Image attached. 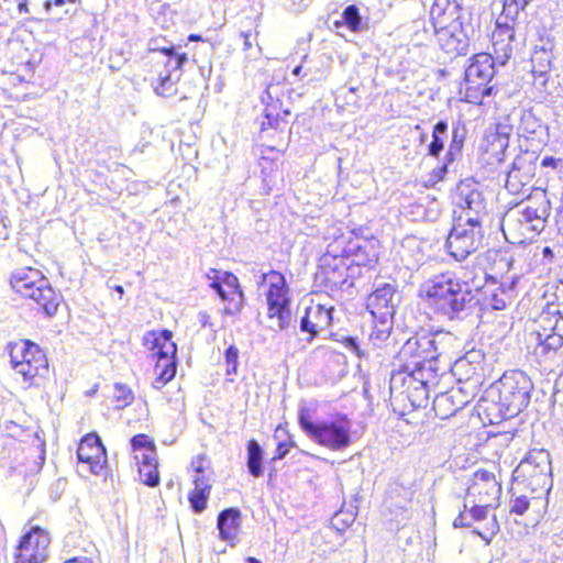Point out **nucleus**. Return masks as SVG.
Returning <instances> with one entry per match:
<instances>
[{"label":"nucleus","instance_id":"obj_60","mask_svg":"<svg viewBox=\"0 0 563 563\" xmlns=\"http://www.w3.org/2000/svg\"><path fill=\"white\" fill-rule=\"evenodd\" d=\"M446 170H448V163L443 164V165H442L441 167H439V168H435V169L433 170V175H432V177H433L434 181H439V180L443 179V177H444V175H445Z\"/></svg>","mask_w":563,"mask_h":563},{"label":"nucleus","instance_id":"obj_29","mask_svg":"<svg viewBox=\"0 0 563 563\" xmlns=\"http://www.w3.org/2000/svg\"><path fill=\"white\" fill-rule=\"evenodd\" d=\"M527 4V0H505L503 12L497 19L496 25L500 23V26L512 25L515 27L521 11L526 8Z\"/></svg>","mask_w":563,"mask_h":563},{"label":"nucleus","instance_id":"obj_54","mask_svg":"<svg viewBox=\"0 0 563 563\" xmlns=\"http://www.w3.org/2000/svg\"><path fill=\"white\" fill-rule=\"evenodd\" d=\"M194 483H195V489H194L195 492L210 494L211 486L208 483V481L205 479L202 476H199V475L195 476Z\"/></svg>","mask_w":563,"mask_h":563},{"label":"nucleus","instance_id":"obj_3","mask_svg":"<svg viewBox=\"0 0 563 563\" xmlns=\"http://www.w3.org/2000/svg\"><path fill=\"white\" fill-rule=\"evenodd\" d=\"M12 289L23 298L31 299L36 310L47 318H53L63 300L60 292L55 290L47 278L38 269L21 267L10 278Z\"/></svg>","mask_w":563,"mask_h":563},{"label":"nucleus","instance_id":"obj_11","mask_svg":"<svg viewBox=\"0 0 563 563\" xmlns=\"http://www.w3.org/2000/svg\"><path fill=\"white\" fill-rule=\"evenodd\" d=\"M516 481L531 486L533 490L545 488L551 482L550 454L545 450H532L519 463L514 472Z\"/></svg>","mask_w":563,"mask_h":563},{"label":"nucleus","instance_id":"obj_13","mask_svg":"<svg viewBox=\"0 0 563 563\" xmlns=\"http://www.w3.org/2000/svg\"><path fill=\"white\" fill-rule=\"evenodd\" d=\"M48 533L38 527L25 533L16 548L14 563H43L47 559Z\"/></svg>","mask_w":563,"mask_h":563},{"label":"nucleus","instance_id":"obj_15","mask_svg":"<svg viewBox=\"0 0 563 563\" xmlns=\"http://www.w3.org/2000/svg\"><path fill=\"white\" fill-rule=\"evenodd\" d=\"M440 49L451 56L466 55L470 47V37L465 23L433 27Z\"/></svg>","mask_w":563,"mask_h":563},{"label":"nucleus","instance_id":"obj_53","mask_svg":"<svg viewBox=\"0 0 563 563\" xmlns=\"http://www.w3.org/2000/svg\"><path fill=\"white\" fill-rule=\"evenodd\" d=\"M345 346L350 352L356 354L358 357L365 356V352L360 347V344L355 338H347L345 340Z\"/></svg>","mask_w":563,"mask_h":563},{"label":"nucleus","instance_id":"obj_43","mask_svg":"<svg viewBox=\"0 0 563 563\" xmlns=\"http://www.w3.org/2000/svg\"><path fill=\"white\" fill-rule=\"evenodd\" d=\"M463 147V135L460 134L459 129H454L452 133V141L446 153V161L453 162L455 157L461 153Z\"/></svg>","mask_w":563,"mask_h":563},{"label":"nucleus","instance_id":"obj_7","mask_svg":"<svg viewBox=\"0 0 563 563\" xmlns=\"http://www.w3.org/2000/svg\"><path fill=\"white\" fill-rule=\"evenodd\" d=\"M257 283L268 285L265 296L267 318L272 321L271 328L285 330L290 323V298L285 276L279 272L271 271L262 273Z\"/></svg>","mask_w":563,"mask_h":563},{"label":"nucleus","instance_id":"obj_28","mask_svg":"<svg viewBox=\"0 0 563 563\" xmlns=\"http://www.w3.org/2000/svg\"><path fill=\"white\" fill-rule=\"evenodd\" d=\"M520 214L519 221L531 223L533 230H541L549 216V201L543 199L538 207L528 206L520 211Z\"/></svg>","mask_w":563,"mask_h":563},{"label":"nucleus","instance_id":"obj_27","mask_svg":"<svg viewBox=\"0 0 563 563\" xmlns=\"http://www.w3.org/2000/svg\"><path fill=\"white\" fill-rule=\"evenodd\" d=\"M278 89L277 85H269L264 95L262 96V101L266 104L265 109V121H263L262 126L275 128L277 125L279 119L278 108L280 106V101L278 98H274V93Z\"/></svg>","mask_w":563,"mask_h":563},{"label":"nucleus","instance_id":"obj_38","mask_svg":"<svg viewBox=\"0 0 563 563\" xmlns=\"http://www.w3.org/2000/svg\"><path fill=\"white\" fill-rule=\"evenodd\" d=\"M390 319H379V323L375 325L369 335V340L374 345H379L385 342L390 335Z\"/></svg>","mask_w":563,"mask_h":563},{"label":"nucleus","instance_id":"obj_35","mask_svg":"<svg viewBox=\"0 0 563 563\" xmlns=\"http://www.w3.org/2000/svg\"><path fill=\"white\" fill-rule=\"evenodd\" d=\"M113 399L117 404L115 408L123 409L133 402L134 394L125 384L117 383L113 386Z\"/></svg>","mask_w":563,"mask_h":563},{"label":"nucleus","instance_id":"obj_58","mask_svg":"<svg viewBox=\"0 0 563 563\" xmlns=\"http://www.w3.org/2000/svg\"><path fill=\"white\" fill-rule=\"evenodd\" d=\"M288 451H289V445L287 443L279 442L277 450H276V455L274 459H277V460L284 459L286 456V454L288 453Z\"/></svg>","mask_w":563,"mask_h":563},{"label":"nucleus","instance_id":"obj_64","mask_svg":"<svg viewBox=\"0 0 563 563\" xmlns=\"http://www.w3.org/2000/svg\"><path fill=\"white\" fill-rule=\"evenodd\" d=\"M19 13H29L27 0H16Z\"/></svg>","mask_w":563,"mask_h":563},{"label":"nucleus","instance_id":"obj_59","mask_svg":"<svg viewBox=\"0 0 563 563\" xmlns=\"http://www.w3.org/2000/svg\"><path fill=\"white\" fill-rule=\"evenodd\" d=\"M191 465L197 474H201L205 470V459L202 456H198L192 461Z\"/></svg>","mask_w":563,"mask_h":563},{"label":"nucleus","instance_id":"obj_41","mask_svg":"<svg viewBox=\"0 0 563 563\" xmlns=\"http://www.w3.org/2000/svg\"><path fill=\"white\" fill-rule=\"evenodd\" d=\"M412 34L411 40L417 44H422L430 37V31L427 26V21L424 19H418L412 22Z\"/></svg>","mask_w":563,"mask_h":563},{"label":"nucleus","instance_id":"obj_45","mask_svg":"<svg viewBox=\"0 0 563 563\" xmlns=\"http://www.w3.org/2000/svg\"><path fill=\"white\" fill-rule=\"evenodd\" d=\"M178 79H173L170 74L161 78V82L155 87V92L162 97H169L175 92V82Z\"/></svg>","mask_w":563,"mask_h":563},{"label":"nucleus","instance_id":"obj_21","mask_svg":"<svg viewBox=\"0 0 563 563\" xmlns=\"http://www.w3.org/2000/svg\"><path fill=\"white\" fill-rule=\"evenodd\" d=\"M515 40V30L512 25H496L493 34L494 60L495 64L505 65L512 54V42Z\"/></svg>","mask_w":563,"mask_h":563},{"label":"nucleus","instance_id":"obj_51","mask_svg":"<svg viewBox=\"0 0 563 563\" xmlns=\"http://www.w3.org/2000/svg\"><path fill=\"white\" fill-rule=\"evenodd\" d=\"M498 530H499L498 522H497L496 518L493 517L488 523L487 531L486 532L477 531V533L481 536V538L483 540L489 542L490 539L498 532Z\"/></svg>","mask_w":563,"mask_h":563},{"label":"nucleus","instance_id":"obj_55","mask_svg":"<svg viewBox=\"0 0 563 563\" xmlns=\"http://www.w3.org/2000/svg\"><path fill=\"white\" fill-rule=\"evenodd\" d=\"M187 62L186 54H176L168 60V66L174 70L180 69L181 66Z\"/></svg>","mask_w":563,"mask_h":563},{"label":"nucleus","instance_id":"obj_42","mask_svg":"<svg viewBox=\"0 0 563 563\" xmlns=\"http://www.w3.org/2000/svg\"><path fill=\"white\" fill-rule=\"evenodd\" d=\"M342 19L351 31L355 32L360 30L361 16L358 13V9L355 5H349L347 8H345L342 13Z\"/></svg>","mask_w":563,"mask_h":563},{"label":"nucleus","instance_id":"obj_26","mask_svg":"<svg viewBox=\"0 0 563 563\" xmlns=\"http://www.w3.org/2000/svg\"><path fill=\"white\" fill-rule=\"evenodd\" d=\"M459 395V390H452L450 393H440L435 395L433 400V409L435 410L437 415L444 419L460 410L463 407L464 402L461 400L459 402H455L454 399Z\"/></svg>","mask_w":563,"mask_h":563},{"label":"nucleus","instance_id":"obj_1","mask_svg":"<svg viewBox=\"0 0 563 563\" xmlns=\"http://www.w3.org/2000/svg\"><path fill=\"white\" fill-rule=\"evenodd\" d=\"M456 336L446 331L417 335L408 339L401 346L398 357L402 363L404 383L420 391L424 398L429 390L439 384L440 356L449 354L456 346Z\"/></svg>","mask_w":563,"mask_h":563},{"label":"nucleus","instance_id":"obj_40","mask_svg":"<svg viewBox=\"0 0 563 563\" xmlns=\"http://www.w3.org/2000/svg\"><path fill=\"white\" fill-rule=\"evenodd\" d=\"M139 473L144 484L150 487H155L159 483V475L157 471V465H140Z\"/></svg>","mask_w":563,"mask_h":563},{"label":"nucleus","instance_id":"obj_6","mask_svg":"<svg viewBox=\"0 0 563 563\" xmlns=\"http://www.w3.org/2000/svg\"><path fill=\"white\" fill-rule=\"evenodd\" d=\"M10 363L27 387L38 385L48 373L46 355L38 345L30 341H19L10 345Z\"/></svg>","mask_w":563,"mask_h":563},{"label":"nucleus","instance_id":"obj_36","mask_svg":"<svg viewBox=\"0 0 563 563\" xmlns=\"http://www.w3.org/2000/svg\"><path fill=\"white\" fill-rule=\"evenodd\" d=\"M157 372V377L153 382V387L161 389L164 387L176 374V363H164Z\"/></svg>","mask_w":563,"mask_h":563},{"label":"nucleus","instance_id":"obj_63","mask_svg":"<svg viewBox=\"0 0 563 563\" xmlns=\"http://www.w3.org/2000/svg\"><path fill=\"white\" fill-rule=\"evenodd\" d=\"M37 448L40 449V451H38L40 452V454H38L40 462L35 463V467L40 468L45 461L44 443H40Z\"/></svg>","mask_w":563,"mask_h":563},{"label":"nucleus","instance_id":"obj_12","mask_svg":"<svg viewBox=\"0 0 563 563\" xmlns=\"http://www.w3.org/2000/svg\"><path fill=\"white\" fill-rule=\"evenodd\" d=\"M355 267L343 256L330 254V244L320 260V271L317 276L331 289H344L353 286Z\"/></svg>","mask_w":563,"mask_h":563},{"label":"nucleus","instance_id":"obj_20","mask_svg":"<svg viewBox=\"0 0 563 563\" xmlns=\"http://www.w3.org/2000/svg\"><path fill=\"white\" fill-rule=\"evenodd\" d=\"M536 167L527 161L526 156H517L514 159L512 168L508 172L506 187L512 194H518L527 186L534 176Z\"/></svg>","mask_w":563,"mask_h":563},{"label":"nucleus","instance_id":"obj_47","mask_svg":"<svg viewBox=\"0 0 563 563\" xmlns=\"http://www.w3.org/2000/svg\"><path fill=\"white\" fill-rule=\"evenodd\" d=\"M131 445L134 452L141 453L146 450H150V448L154 449L155 445L153 441L150 440V438L146 434H136L131 439Z\"/></svg>","mask_w":563,"mask_h":563},{"label":"nucleus","instance_id":"obj_48","mask_svg":"<svg viewBox=\"0 0 563 563\" xmlns=\"http://www.w3.org/2000/svg\"><path fill=\"white\" fill-rule=\"evenodd\" d=\"M135 459L139 461L140 465H150V463L158 465L155 448H150V450L137 453Z\"/></svg>","mask_w":563,"mask_h":563},{"label":"nucleus","instance_id":"obj_52","mask_svg":"<svg viewBox=\"0 0 563 563\" xmlns=\"http://www.w3.org/2000/svg\"><path fill=\"white\" fill-rule=\"evenodd\" d=\"M473 519H471L470 511L464 508L462 512L454 519L453 526L459 527H471Z\"/></svg>","mask_w":563,"mask_h":563},{"label":"nucleus","instance_id":"obj_4","mask_svg":"<svg viewBox=\"0 0 563 563\" xmlns=\"http://www.w3.org/2000/svg\"><path fill=\"white\" fill-rule=\"evenodd\" d=\"M298 420L306 435L314 443L332 451H343L351 445L352 423L346 416L313 421L307 408H300Z\"/></svg>","mask_w":563,"mask_h":563},{"label":"nucleus","instance_id":"obj_10","mask_svg":"<svg viewBox=\"0 0 563 563\" xmlns=\"http://www.w3.org/2000/svg\"><path fill=\"white\" fill-rule=\"evenodd\" d=\"M483 239L481 219L459 216L448 235L446 247L456 261H463L481 247Z\"/></svg>","mask_w":563,"mask_h":563},{"label":"nucleus","instance_id":"obj_17","mask_svg":"<svg viewBox=\"0 0 563 563\" xmlns=\"http://www.w3.org/2000/svg\"><path fill=\"white\" fill-rule=\"evenodd\" d=\"M77 456L82 465H87L90 473L101 475L107 462L106 449L97 434H87L80 441Z\"/></svg>","mask_w":563,"mask_h":563},{"label":"nucleus","instance_id":"obj_46","mask_svg":"<svg viewBox=\"0 0 563 563\" xmlns=\"http://www.w3.org/2000/svg\"><path fill=\"white\" fill-rule=\"evenodd\" d=\"M209 497V494L200 493V492H192L189 495V501L191 505V508L195 512L200 514L207 507V499Z\"/></svg>","mask_w":563,"mask_h":563},{"label":"nucleus","instance_id":"obj_30","mask_svg":"<svg viewBox=\"0 0 563 563\" xmlns=\"http://www.w3.org/2000/svg\"><path fill=\"white\" fill-rule=\"evenodd\" d=\"M482 358L483 354L479 351L467 352L463 357L455 361L453 365L454 374H462V372H465L467 376L475 374Z\"/></svg>","mask_w":563,"mask_h":563},{"label":"nucleus","instance_id":"obj_24","mask_svg":"<svg viewBox=\"0 0 563 563\" xmlns=\"http://www.w3.org/2000/svg\"><path fill=\"white\" fill-rule=\"evenodd\" d=\"M462 213L460 216L467 218L470 216L477 217L481 219V214L485 213V202L483 195L478 190H465L461 189V201Z\"/></svg>","mask_w":563,"mask_h":563},{"label":"nucleus","instance_id":"obj_57","mask_svg":"<svg viewBox=\"0 0 563 563\" xmlns=\"http://www.w3.org/2000/svg\"><path fill=\"white\" fill-rule=\"evenodd\" d=\"M241 36L243 37V45H244V51H249L253 47V41H256V35L253 36L252 33H245V32H242L241 33Z\"/></svg>","mask_w":563,"mask_h":563},{"label":"nucleus","instance_id":"obj_31","mask_svg":"<svg viewBox=\"0 0 563 563\" xmlns=\"http://www.w3.org/2000/svg\"><path fill=\"white\" fill-rule=\"evenodd\" d=\"M263 450L257 441L251 440L247 443V468L252 476L263 475Z\"/></svg>","mask_w":563,"mask_h":563},{"label":"nucleus","instance_id":"obj_37","mask_svg":"<svg viewBox=\"0 0 563 563\" xmlns=\"http://www.w3.org/2000/svg\"><path fill=\"white\" fill-rule=\"evenodd\" d=\"M157 372V377L153 382V387L161 389L164 387L176 374V363H164Z\"/></svg>","mask_w":563,"mask_h":563},{"label":"nucleus","instance_id":"obj_25","mask_svg":"<svg viewBox=\"0 0 563 563\" xmlns=\"http://www.w3.org/2000/svg\"><path fill=\"white\" fill-rule=\"evenodd\" d=\"M240 511L229 508L220 512L218 516V529L222 540L233 541L236 537L239 528Z\"/></svg>","mask_w":563,"mask_h":563},{"label":"nucleus","instance_id":"obj_44","mask_svg":"<svg viewBox=\"0 0 563 563\" xmlns=\"http://www.w3.org/2000/svg\"><path fill=\"white\" fill-rule=\"evenodd\" d=\"M227 363V374H236L239 365V350L235 345H230L224 353Z\"/></svg>","mask_w":563,"mask_h":563},{"label":"nucleus","instance_id":"obj_56","mask_svg":"<svg viewBox=\"0 0 563 563\" xmlns=\"http://www.w3.org/2000/svg\"><path fill=\"white\" fill-rule=\"evenodd\" d=\"M558 300H559L558 303L551 305L549 307V310H550V313L559 314L560 318L563 320V294L558 295Z\"/></svg>","mask_w":563,"mask_h":563},{"label":"nucleus","instance_id":"obj_22","mask_svg":"<svg viewBox=\"0 0 563 563\" xmlns=\"http://www.w3.org/2000/svg\"><path fill=\"white\" fill-rule=\"evenodd\" d=\"M552 51L545 47H536L531 55V73L534 78V86L545 88L552 64Z\"/></svg>","mask_w":563,"mask_h":563},{"label":"nucleus","instance_id":"obj_39","mask_svg":"<svg viewBox=\"0 0 563 563\" xmlns=\"http://www.w3.org/2000/svg\"><path fill=\"white\" fill-rule=\"evenodd\" d=\"M493 506L494 505H485L479 501H468L466 497L464 500V508L465 509L470 508L468 511H470L471 519L476 520V521L486 519L488 509Z\"/></svg>","mask_w":563,"mask_h":563},{"label":"nucleus","instance_id":"obj_8","mask_svg":"<svg viewBox=\"0 0 563 563\" xmlns=\"http://www.w3.org/2000/svg\"><path fill=\"white\" fill-rule=\"evenodd\" d=\"M378 240L363 238L353 231L341 233L330 244V254L343 256L353 266L372 265L378 260Z\"/></svg>","mask_w":563,"mask_h":563},{"label":"nucleus","instance_id":"obj_23","mask_svg":"<svg viewBox=\"0 0 563 563\" xmlns=\"http://www.w3.org/2000/svg\"><path fill=\"white\" fill-rule=\"evenodd\" d=\"M154 335L153 349L156 350L158 361L155 371H158L164 363H176V344L173 342V333L169 330H163L157 335Z\"/></svg>","mask_w":563,"mask_h":563},{"label":"nucleus","instance_id":"obj_50","mask_svg":"<svg viewBox=\"0 0 563 563\" xmlns=\"http://www.w3.org/2000/svg\"><path fill=\"white\" fill-rule=\"evenodd\" d=\"M529 508V500L526 496H519L512 500L510 511L517 515H523Z\"/></svg>","mask_w":563,"mask_h":563},{"label":"nucleus","instance_id":"obj_9","mask_svg":"<svg viewBox=\"0 0 563 563\" xmlns=\"http://www.w3.org/2000/svg\"><path fill=\"white\" fill-rule=\"evenodd\" d=\"M495 75V60L493 55L479 53L474 55L465 69L464 100L478 104L484 97L492 93L493 87L488 86Z\"/></svg>","mask_w":563,"mask_h":563},{"label":"nucleus","instance_id":"obj_32","mask_svg":"<svg viewBox=\"0 0 563 563\" xmlns=\"http://www.w3.org/2000/svg\"><path fill=\"white\" fill-rule=\"evenodd\" d=\"M448 123L445 121H439L433 126L432 142L428 146V153L431 156H439L444 146L443 136L446 135Z\"/></svg>","mask_w":563,"mask_h":563},{"label":"nucleus","instance_id":"obj_49","mask_svg":"<svg viewBox=\"0 0 563 563\" xmlns=\"http://www.w3.org/2000/svg\"><path fill=\"white\" fill-rule=\"evenodd\" d=\"M562 383L556 384V389L553 394V410L556 415L563 416V386Z\"/></svg>","mask_w":563,"mask_h":563},{"label":"nucleus","instance_id":"obj_2","mask_svg":"<svg viewBox=\"0 0 563 563\" xmlns=\"http://www.w3.org/2000/svg\"><path fill=\"white\" fill-rule=\"evenodd\" d=\"M420 295L438 314L449 320L463 319L474 305L468 284L453 272L427 279L420 287Z\"/></svg>","mask_w":563,"mask_h":563},{"label":"nucleus","instance_id":"obj_33","mask_svg":"<svg viewBox=\"0 0 563 563\" xmlns=\"http://www.w3.org/2000/svg\"><path fill=\"white\" fill-rule=\"evenodd\" d=\"M538 340L540 341L538 350L542 355H547L551 352L554 353L563 346V335L556 332L544 336L541 333H538Z\"/></svg>","mask_w":563,"mask_h":563},{"label":"nucleus","instance_id":"obj_18","mask_svg":"<svg viewBox=\"0 0 563 563\" xmlns=\"http://www.w3.org/2000/svg\"><path fill=\"white\" fill-rule=\"evenodd\" d=\"M396 284L376 283L374 291L368 296L367 308L378 319H391L396 306Z\"/></svg>","mask_w":563,"mask_h":563},{"label":"nucleus","instance_id":"obj_34","mask_svg":"<svg viewBox=\"0 0 563 563\" xmlns=\"http://www.w3.org/2000/svg\"><path fill=\"white\" fill-rule=\"evenodd\" d=\"M511 299L512 287H508L506 289L504 286H500L492 291L487 305H489L494 310H503L510 303Z\"/></svg>","mask_w":563,"mask_h":563},{"label":"nucleus","instance_id":"obj_61","mask_svg":"<svg viewBox=\"0 0 563 563\" xmlns=\"http://www.w3.org/2000/svg\"><path fill=\"white\" fill-rule=\"evenodd\" d=\"M291 1V4H292V9L295 11H301L303 9H306L311 0H290Z\"/></svg>","mask_w":563,"mask_h":563},{"label":"nucleus","instance_id":"obj_16","mask_svg":"<svg viewBox=\"0 0 563 563\" xmlns=\"http://www.w3.org/2000/svg\"><path fill=\"white\" fill-rule=\"evenodd\" d=\"M333 310L334 307L329 303L310 300V303L305 308V314L300 319V330L310 335L309 341L331 327Z\"/></svg>","mask_w":563,"mask_h":563},{"label":"nucleus","instance_id":"obj_5","mask_svg":"<svg viewBox=\"0 0 563 563\" xmlns=\"http://www.w3.org/2000/svg\"><path fill=\"white\" fill-rule=\"evenodd\" d=\"M493 388L498 393L497 405L505 419L516 417L529 404L531 382L523 372L505 373Z\"/></svg>","mask_w":563,"mask_h":563},{"label":"nucleus","instance_id":"obj_14","mask_svg":"<svg viewBox=\"0 0 563 563\" xmlns=\"http://www.w3.org/2000/svg\"><path fill=\"white\" fill-rule=\"evenodd\" d=\"M501 494V486L495 475L485 470H478L471 478L466 492L468 501H479L485 505H495Z\"/></svg>","mask_w":563,"mask_h":563},{"label":"nucleus","instance_id":"obj_19","mask_svg":"<svg viewBox=\"0 0 563 563\" xmlns=\"http://www.w3.org/2000/svg\"><path fill=\"white\" fill-rule=\"evenodd\" d=\"M433 27L465 23V10L461 0H433L429 10Z\"/></svg>","mask_w":563,"mask_h":563},{"label":"nucleus","instance_id":"obj_62","mask_svg":"<svg viewBox=\"0 0 563 563\" xmlns=\"http://www.w3.org/2000/svg\"><path fill=\"white\" fill-rule=\"evenodd\" d=\"M211 287L217 291V294L223 299V300H227L228 299V296H227V292L224 291L223 287L221 286L220 283L218 282H213L211 284Z\"/></svg>","mask_w":563,"mask_h":563}]
</instances>
